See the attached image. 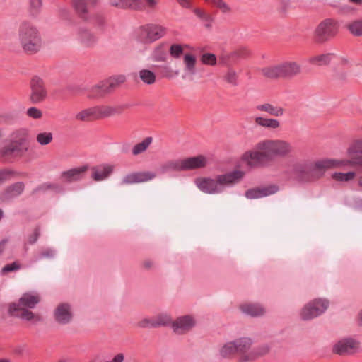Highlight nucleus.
<instances>
[{
	"mask_svg": "<svg viewBox=\"0 0 362 362\" xmlns=\"http://www.w3.org/2000/svg\"><path fill=\"white\" fill-rule=\"evenodd\" d=\"M170 55L175 59H178L183 54V48L181 45L173 44L169 48Z\"/></svg>",
	"mask_w": 362,
	"mask_h": 362,
	"instance_id": "nucleus-51",
	"label": "nucleus"
},
{
	"mask_svg": "<svg viewBox=\"0 0 362 362\" xmlns=\"http://www.w3.org/2000/svg\"><path fill=\"white\" fill-rule=\"evenodd\" d=\"M237 353L235 341L226 343L220 350V354L223 358H228Z\"/></svg>",
	"mask_w": 362,
	"mask_h": 362,
	"instance_id": "nucleus-41",
	"label": "nucleus"
},
{
	"mask_svg": "<svg viewBox=\"0 0 362 362\" xmlns=\"http://www.w3.org/2000/svg\"><path fill=\"white\" fill-rule=\"evenodd\" d=\"M136 176L135 172H132L124 175L120 181L121 185H129L136 184Z\"/></svg>",
	"mask_w": 362,
	"mask_h": 362,
	"instance_id": "nucleus-52",
	"label": "nucleus"
},
{
	"mask_svg": "<svg viewBox=\"0 0 362 362\" xmlns=\"http://www.w3.org/2000/svg\"><path fill=\"white\" fill-rule=\"evenodd\" d=\"M55 321L59 325H67L73 319L71 307L69 303H62L59 304L54 311Z\"/></svg>",
	"mask_w": 362,
	"mask_h": 362,
	"instance_id": "nucleus-16",
	"label": "nucleus"
},
{
	"mask_svg": "<svg viewBox=\"0 0 362 362\" xmlns=\"http://www.w3.org/2000/svg\"><path fill=\"white\" fill-rule=\"evenodd\" d=\"M130 105L129 104H122L115 106L110 105H98L96 106V110L98 113V119H101L110 117H112L116 115H121L124 110L129 108Z\"/></svg>",
	"mask_w": 362,
	"mask_h": 362,
	"instance_id": "nucleus-19",
	"label": "nucleus"
},
{
	"mask_svg": "<svg viewBox=\"0 0 362 362\" xmlns=\"http://www.w3.org/2000/svg\"><path fill=\"white\" fill-rule=\"evenodd\" d=\"M26 115L30 118L38 119L42 117V112L37 107H31L27 110Z\"/></svg>",
	"mask_w": 362,
	"mask_h": 362,
	"instance_id": "nucleus-56",
	"label": "nucleus"
},
{
	"mask_svg": "<svg viewBox=\"0 0 362 362\" xmlns=\"http://www.w3.org/2000/svg\"><path fill=\"white\" fill-rule=\"evenodd\" d=\"M270 351V347L268 344H262L257 347L254 348L247 355L240 357L241 362H247L255 360L260 356H264Z\"/></svg>",
	"mask_w": 362,
	"mask_h": 362,
	"instance_id": "nucleus-27",
	"label": "nucleus"
},
{
	"mask_svg": "<svg viewBox=\"0 0 362 362\" xmlns=\"http://www.w3.org/2000/svg\"><path fill=\"white\" fill-rule=\"evenodd\" d=\"M261 73L264 77L269 79L281 78L279 64L264 67L261 69Z\"/></svg>",
	"mask_w": 362,
	"mask_h": 362,
	"instance_id": "nucleus-33",
	"label": "nucleus"
},
{
	"mask_svg": "<svg viewBox=\"0 0 362 362\" xmlns=\"http://www.w3.org/2000/svg\"><path fill=\"white\" fill-rule=\"evenodd\" d=\"M55 252L51 248H47L41 251L37 257V259H42L44 258L51 259L54 256Z\"/></svg>",
	"mask_w": 362,
	"mask_h": 362,
	"instance_id": "nucleus-61",
	"label": "nucleus"
},
{
	"mask_svg": "<svg viewBox=\"0 0 362 362\" xmlns=\"http://www.w3.org/2000/svg\"><path fill=\"white\" fill-rule=\"evenodd\" d=\"M258 150H265L269 153L272 160L276 157H285L293 150L290 143L284 140H265L257 144Z\"/></svg>",
	"mask_w": 362,
	"mask_h": 362,
	"instance_id": "nucleus-5",
	"label": "nucleus"
},
{
	"mask_svg": "<svg viewBox=\"0 0 362 362\" xmlns=\"http://www.w3.org/2000/svg\"><path fill=\"white\" fill-rule=\"evenodd\" d=\"M77 40L84 47H93L98 42V37L90 30L86 28H80L77 31Z\"/></svg>",
	"mask_w": 362,
	"mask_h": 362,
	"instance_id": "nucleus-22",
	"label": "nucleus"
},
{
	"mask_svg": "<svg viewBox=\"0 0 362 362\" xmlns=\"http://www.w3.org/2000/svg\"><path fill=\"white\" fill-rule=\"evenodd\" d=\"M349 153L362 155V140H356L353 142L348 149Z\"/></svg>",
	"mask_w": 362,
	"mask_h": 362,
	"instance_id": "nucleus-55",
	"label": "nucleus"
},
{
	"mask_svg": "<svg viewBox=\"0 0 362 362\" xmlns=\"http://www.w3.org/2000/svg\"><path fill=\"white\" fill-rule=\"evenodd\" d=\"M29 130L27 128H19L13 131L10 139L0 146V158L5 162L25 159L30 162Z\"/></svg>",
	"mask_w": 362,
	"mask_h": 362,
	"instance_id": "nucleus-1",
	"label": "nucleus"
},
{
	"mask_svg": "<svg viewBox=\"0 0 362 362\" xmlns=\"http://www.w3.org/2000/svg\"><path fill=\"white\" fill-rule=\"evenodd\" d=\"M259 111L267 112L269 115L281 117L284 114V109L280 106H274L270 103H264L256 106Z\"/></svg>",
	"mask_w": 362,
	"mask_h": 362,
	"instance_id": "nucleus-30",
	"label": "nucleus"
},
{
	"mask_svg": "<svg viewBox=\"0 0 362 362\" xmlns=\"http://www.w3.org/2000/svg\"><path fill=\"white\" fill-rule=\"evenodd\" d=\"M21 268V266L19 262H13L11 264H8L5 265L1 269V273L4 274H6L8 272H16V271L19 270Z\"/></svg>",
	"mask_w": 362,
	"mask_h": 362,
	"instance_id": "nucleus-57",
	"label": "nucleus"
},
{
	"mask_svg": "<svg viewBox=\"0 0 362 362\" xmlns=\"http://www.w3.org/2000/svg\"><path fill=\"white\" fill-rule=\"evenodd\" d=\"M183 171L199 169L207 165V158L203 155L182 159Z\"/></svg>",
	"mask_w": 362,
	"mask_h": 362,
	"instance_id": "nucleus-25",
	"label": "nucleus"
},
{
	"mask_svg": "<svg viewBox=\"0 0 362 362\" xmlns=\"http://www.w3.org/2000/svg\"><path fill=\"white\" fill-rule=\"evenodd\" d=\"M201 61L204 64L214 66L216 64L217 59L216 55L214 54L205 53L202 54Z\"/></svg>",
	"mask_w": 362,
	"mask_h": 362,
	"instance_id": "nucleus-54",
	"label": "nucleus"
},
{
	"mask_svg": "<svg viewBox=\"0 0 362 362\" xmlns=\"http://www.w3.org/2000/svg\"><path fill=\"white\" fill-rule=\"evenodd\" d=\"M332 178L337 181L340 182H348L353 180L355 177L354 172H348L346 173H334L332 175Z\"/></svg>",
	"mask_w": 362,
	"mask_h": 362,
	"instance_id": "nucleus-47",
	"label": "nucleus"
},
{
	"mask_svg": "<svg viewBox=\"0 0 362 362\" xmlns=\"http://www.w3.org/2000/svg\"><path fill=\"white\" fill-rule=\"evenodd\" d=\"M76 119L82 122L98 119L96 106L81 110L76 115Z\"/></svg>",
	"mask_w": 362,
	"mask_h": 362,
	"instance_id": "nucleus-31",
	"label": "nucleus"
},
{
	"mask_svg": "<svg viewBox=\"0 0 362 362\" xmlns=\"http://www.w3.org/2000/svg\"><path fill=\"white\" fill-rule=\"evenodd\" d=\"M153 59L156 62H165L167 59V53L164 49V45L158 46L153 52Z\"/></svg>",
	"mask_w": 362,
	"mask_h": 362,
	"instance_id": "nucleus-44",
	"label": "nucleus"
},
{
	"mask_svg": "<svg viewBox=\"0 0 362 362\" xmlns=\"http://www.w3.org/2000/svg\"><path fill=\"white\" fill-rule=\"evenodd\" d=\"M165 34V27L157 24H147L140 28L139 39L144 43H151L160 39Z\"/></svg>",
	"mask_w": 362,
	"mask_h": 362,
	"instance_id": "nucleus-8",
	"label": "nucleus"
},
{
	"mask_svg": "<svg viewBox=\"0 0 362 362\" xmlns=\"http://www.w3.org/2000/svg\"><path fill=\"white\" fill-rule=\"evenodd\" d=\"M114 166L104 164L91 168V178L95 181H101L107 178L113 172Z\"/></svg>",
	"mask_w": 362,
	"mask_h": 362,
	"instance_id": "nucleus-26",
	"label": "nucleus"
},
{
	"mask_svg": "<svg viewBox=\"0 0 362 362\" xmlns=\"http://www.w3.org/2000/svg\"><path fill=\"white\" fill-rule=\"evenodd\" d=\"M126 78L123 75L110 77L108 79L101 81L93 86L88 95L89 98L102 97L106 93L111 92L120 84L123 83Z\"/></svg>",
	"mask_w": 362,
	"mask_h": 362,
	"instance_id": "nucleus-7",
	"label": "nucleus"
},
{
	"mask_svg": "<svg viewBox=\"0 0 362 362\" xmlns=\"http://www.w3.org/2000/svg\"><path fill=\"white\" fill-rule=\"evenodd\" d=\"M339 25L336 21L327 18L319 23L314 31V40L317 43H324L333 38L338 33Z\"/></svg>",
	"mask_w": 362,
	"mask_h": 362,
	"instance_id": "nucleus-6",
	"label": "nucleus"
},
{
	"mask_svg": "<svg viewBox=\"0 0 362 362\" xmlns=\"http://www.w3.org/2000/svg\"><path fill=\"white\" fill-rule=\"evenodd\" d=\"M237 353L244 354L247 353L250 349L252 341L250 338L242 337L235 340Z\"/></svg>",
	"mask_w": 362,
	"mask_h": 362,
	"instance_id": "nucleus-35",
	"label": "nucleus"
},
{
	"mask_svg": "<svg viewBox=\"0 0 362 362\" xmlns=\"http://www.w3.org/2000/svg\"><path fill=\"white\" fill-rule=\"evenodd\" d=\"M25 185L23 182H17L7 186L0 192V200L3 202H8L20 196L24 191Z\"/></svg>",
	"mask_w": 362,
	"mask_h": 362,
	"instance_id": "nucleus-20",
	"label": "nucleus"
},
{
	"mask_svg": "<svg viewBox=\"0 0 362 362\" xmlns=\"http://www.w3.org/2000/svg\"><path fill=\"white\" fill-rule=\"evenodd\" d=\"M135 173L137 183L148 182L156 176V174L152 171H136Z\"/></svg>",
	"mask_w": 362,
	"mask_h": 362,
	"instance_id": "nucleus-43",
	"label": "nucleus"
},
{
	"mask_svg": "<svg viewBox=\"0 0 362 362\" xmlns=\"http://www.w3.org/2000/svg\"><path fill=\"white\" fill-rule=\"evenodd\" d=\"M359 343L352 338H345L337 341L333 346L334 354L344 356L351 355L358 351Z\"/></svg>",
	"mask_w": 362,
	"mask_h": 362,
	"instance_id": "nucleus-14",
	"label": "nucleus"
},
{
	"mask_svg": "<svg viewBox=\"0 0 362 362\" xmlns=\"http://www.w3.org/2000/svg\"><path fill=\"white\" fill-rule=\"evenodd\" d=\"M18 173L11 168H4L0 169V185L10 181Z\"/></svg>",
	"mask_w": 362,
	"mask_h": 362,
	"instance_id": "nucleus-42",
	"label": "nucleus"
},
{
	"mask_svg": "<svg viewBox=\"0 0 362 362\" xmlns=\"http://www.w3.org/2000/svg\"><path fill=\"white\" fill-rule=\"evenodd\" d=\"M112 6L121 8H131L141 11L144 5L141 0H110Z\"/></svg>",
	"mask_w": 362,
	"mask_h": 362,
	"instance_id": "nucleus-28",
	"label": "nucleus"
},
{
	"mask_svg": "<svg viewBox=\"0 0 362 362\" xmlns=\"http://www.w3.org/2000/svg\"><path fill=\"white\" fill-rule=\"evenodd\" d=\"M278 191V187L270 185L264 187H255L249 189L245 192V197L247 199H259L276 193Z\"/></svg>",
	"mask_w": 362,
	"mask_h": 362,
	"instance_id": "nucleus-24",
	"label": "nucleus"
},
{
	"mask_svg": "<svg viewBox=\"0 0 362 362\" xmlns=\"http://www.w3.org/2000/svg\"><path fill=\"white\" fill-rule=\"evenodd\" d=\"M95 23L100 28L103 30L106 25V20L102 15H96L95 16Z\"/></svg>",
	"mask_w": 362,
	"mask_h": 362,
	"instance_id": "nucleus-63",
	"label": "nucleus"
},
{
	"mask_svg": "<svg viewBox=\"0 0 362 362\" xmlns=\"http://www.w3.org/2000/svg\"><path fill=\"white\" fill-rule=\"evenodd\" d=\"M243 313L252 317H259L264 314V308L257 303H245L240 306Z\"/></svg>",
	"mask_w": 362,
	"mask_h": 362,
	"instance_id": "nucleus-29",
	"label": "nucleus"
},
{
	"mask_svg": "<svg viewBox=\"0 0 362 362\" xmlns=\"http://www.w3.org/2000/svg\"><path fill=\"white\" fill-rule=\"evenodd\" d=\"M348 29L355 36L362 35V20L356 21L349 24Z\"/></svg>",
	"mask_w": 362,
	"mask_h": 362,
	"instance_id": "nucleus-48",
	"label": "nucleus"
},
{
	"mask_svg": "<svg viewBox=\"0 0 362 362\" xmlns=\"http://www.w3.org/2000/svg\"><path fill=\"white\" fill-rule=\"evenodd\" d=\"M243 159L247 160L250 165L253 166H266L272 161L269 153L265 150L246 152L243 155Z\"/></svg>",
	"mask_w": 362,
	"mask_h": 362,
	"instance_id": "nucleus-15",
	"label": "nucleus"
},
{
	"mask_svg": "<svg viewBox=\"0 0 362 362\" xmlns=\"http://www.w3.org/2000/svg\"><path fill=\"white\" fill-rule=\"evenodd\" d=\"M160 170L162 173L173 171H183L182 159L168 160L161 165Z\"/></svg>",
	"mask_w": 362,
	"mask_h": 362,
	"instance_id": "nucleus-32",
	"label": "nucleus"
},
{
	"mask_svg": "<svg viewBox=\"0 0 362 362\" xmlns=\"http://www.w3.org/2000/svg\"><path fill=\"white\" fill-rule=\"evenodd\" d=\"M40 301V297L37 293L30 292L25 293L19 298L18 303H12L9 305V315H14V313L18 312L21 308L32 309L34 308Z\"/></svg>",
	"mask_w": 362,
	"mask_h": 362,
	"instance_id": "nucleus-13",
	"label": "nucleus"
},
{
	"mask_svg": "<svg viewBox=\"0 0 362 362\" xmlns=\"http://www.w3.org/2000/svg\"><path fill=\"white\" fill-rule=\"evenodd\" d=\"M154 323L153 320H150L148 318H144L142 320L139 321L137 323V326L141 328H146L148 327H152V324Z\"/></svg>",
	"mask_w": 362,
	"mask_h": 362,
	"instance_id": "nucleus-64",
	"label": "nucleus"
},
{
	"mask_svg": "<svg viewBox=\"0 0 362 362\" xmlns=\"http://www.w3.org/2000/svg\"><path fill=\"white\" fill-rule=\"evenodd\" d=\"M30 94L29 100L32 104L41 103L47 97V90L44 81L37 76H33L30 82Z\"/></svg>",
	"mask_w": 362,
	"mask_h": 362,
	"instance_id": "nucleus-12",
	"label": "nucleus"
},
{
	"mask_svg": "<svg viewBox=\"0 0 362 362\" xmlns=\"http://www.w3.org/2000/svg\"><path fill=\"white\" fill-rule=\"evenodd\" d=\"M98 0H72L73 6L78 16L85 20L88 19L90 10L98 3Z\"/></svg>",
	"mask_w": 362,
	"mask_h": 362,
	"instance_id": "nucleus-23",
	"label": "nucleus"
},
{
	"mask_svg": "<svg viewBox=\"0 0 362 362\" xmlns=\"http://www.w3.org/2000/svg\"><path fill=\"white\" fill-rule=\"evenodd\" d=\"M159 0H141L144 5L141 11H153L156 9Z\"/></svg>",
	"mask_w": 362,
	"mask_h": 362,
	"instance_id": "nucleus-53",
	"label": "nucleus"
},
{
	"mask_svg": "<svg viewBox=\"0 0 362 362\" xmlns=\"http://www.w3.org/2000/svg\"><path fill=\"white\" fill-rule=\"evenodd\" d=\"M153 321L154 323L152 324V327H158L170 324L171 318L169 315L163 314L158 315Z\"/></svg>",
	"mask_w": 362,
	"mask_h": 362,
	"instance_id": "nucleus-49",
	"label": "nucleus"
},
{
	"mask_svg": "<svg viewBox=\"0 0 362 362\" xmlns=\"http://www.w3.org/2000/svg\"><path fill=\"white\" fill-rule=\"evenodd\" d=\"M244 176L241 170H233L223 175H218L215 178L199 177L195 180L197 187L206 194H218L223 191L227 186L238 183Z\"/></svg>",
	"mask_w": 362,
	"mask_h": 362,
	"instance_id": "nucleus-3",
	"label": "nucleus"
},
{
	"mask_svg": "<svg viewBox=\"0 0 362 362\" xmlns=\"http://www.w3.org/2000/svg\"><path fill=\"white\" fill-rule=\"evenodd\" d=\"M185 64V71L189 75H194L196 73L197 59L195 56L191 54H186L183 58Z\"/></svg>",
	"mask_w": 362,
	"mask_h": 362,
	"instance_id": "nucleus-34",
	"label": "nucleus"
},
{
	"mask_svg": "<svg viewBox=\"0 0 362 362\" xmlns=\"http://www.w3.org/2000/svg\"><path fill=\"white\" fill-rule=\"evenodd\" d=\"M11 315L21 317L28 321H30L33 319H36L37 321L40 320V317L39 316H35V314L32 311H30L28 308H21L18 312H16L14 313V315Z\"/></svg>",
	"mask_w": 362,
	"mask_h": 362,
	"instance_id": "nucleus-40",
	"label": "nucleus"
},
{
	"mask_svg": "<svg viewBox=\"0 0 362 362\" xmlns=\"http://www.w3.org/2000/svg\"><path fill=\"white\" fill-rule=\"evenodd\" d=\"M140 79L147 85L153 84L156 82V74L148 69H141L139 71Z\"/></svg>",
	"mask_w": 362,
	"mask_h": 362,
	"instance_id": "nucleus-39",
	"label": "nucleus"
},
{
	"mask_svg": "<svg viewBox=\"0 0 362 362\" xmlns=\"http://www.w3.org/2000/svg\"><path fill=\"white\" fill-rule=\"evenodd\" d=\"M195 325L194 319L190 315H184L177 317L172 323V328L177 334H183L190 329H192Z\"/></svg>",
	"mask_w": 362,
	"mask_h": 362,
	"instance_id": "nucleus-17",
	"label": "nucleus"
},
{
	"mask_svg": "<svg viewBox=\"0 0 362 362\" xmlns=\"http://www.w3.org/2000/svg\"><path fill=\"white\" fill-rule=\"evenodd\" d=\"M206 1L212 4L214 6L218 8L222 12L226 13L230 11L228 5L223 1V0H205Z\"/></svg>",
	"mask_w": 362,
	"mask_h": 362,
	"instance_id": "nucleus-58",
	"label": "nucleus"
},
{
	"mask_svg": "<svg viewBox=\"0 0 362 362\" xmlns=\"http://www.w3.org/2000/svg\"><path fill=\"white\" fill-rule=\"evenodd\" d=\"M88 170V165H83L78 168H71L66 171H63L61 174V179L63 182L71 183L82 180L85 173Z\"/></svg>",
	"mask_w": 362,
	"mask_h": 362,
	"instance_id": "nucleus-21",
	"label": "nucleus"
},
{
	"mask_svg": "<svg viewBox=\"0 0 362 362\" xmlns=\"http://www.w3.org/2000/svg\"><path fill=\"white\" fill-rule=\"evenodd\" d=\"M40 235V228L39 226H36L34 228L33 233L31 235H28V243L30 245L35 244L37 241Z\"/></svg>",
	"mask_w": 362,
	"mask_h": 362,
	"instance_id": "nucleus-59",
	"label": "nucleus"
},
{
	"mask_svg": "<svg viewBox=\"0 0 362 362\" xmlns=\"http://www.w3.org/2000/svg\"><path fill=\"white\" fill-rule=\"evenodd\" d=\"M42 6L41 0H30V11L33 15L37 14Z\"/></svg>",
	"mask_w": 362,
	"mask_h": 362,
	"instance_id": "nucleus-60",
	"label": "nucleus"
},
{
	"mask_svg": "<svg viewBox=\"0 0 362 362\" xmlns=\"http://www.w3.org/2000/svg\"><path fill=\"white\" fill-rule=\"evenodd\" d=\"M162 76L165 78H171L178 74V71H173L170 67L164 66L162 67Z\"/></svg>",
	"mask_w": 362,
	"mask_h": 362,
	"instance_id": "nucleus-62",
	"label": "nucleus"
},
{
	"mask_svg": "<svg viewBox=\"0 0 362 362\" xmlns=\"http://www.w3.org/2000/svg\"><path fill=\"white\" fill-rule=\"evenodd\" d=\"M238 78L237 73L233 69H229L224 76V80L233 86L238 85Z\"/></svg>",
	"mask_w": 362,
	"mask_h": 362,
	"instance_id": "nucleus-50",
	"label": "nucleus"
},
{
	"mask_svg": "<svg viewBox=\"0 0 362 362\" xmlns=\"http://www.w3.org/2000/svg\"><path fill=\"white\" fill-rule=\"evenodd\" d=\"M332 54L330 53L323 54L312 57L309 59V63L317 66L328 65L331 62Z\"/></svg>",
	"mask_w": 362,
	"mask_h": 362,
	"instance_id": "nucleus-37",
	"label": "nucleus"
},
{
	"mask_svg": "<svg viewBox=\"0 0 362 362\" xmlns=\"http://www.w3.org/2000/svg\"><path fill=\"white\" fill-rule=\"evenodd\" d=\"M329 302L325 299H315L306 304L300 312L303 320H309L323 313L328 308Z\"/></svg>",
	"mask_w": 362,
	"mask_h": 362,
	"instance_id": "nucleus-10",
	"label": "nucleus"
},
{
	"mask_svg": "<svg viewBox=\"0 0 362 362\" xmlns=\"http://www.w3.org/2000/svg\"><path fill=\"white\" fill-rule=\"evenodd\" d=\"M329 302L325 299H315L306 304L300 312L303 320H309L323 313L328 308Z\"/></svg>",
	"mask_w": 362,
	"mask_h": 362,
	"instance_id": "nucleus-11",
	"label": "nucleus"
},
{
	"mask_svg": "<svg viewBox=\"0 0 362 362\" xmlns=\"http://www.w3.org/2000/svg\"><path fill=\"white\" fill-rule=\"evenodd\" d=\"M350 163L351 161L348 160L324 159L317 161L306 160L294 164L292 173L298 181L312 182L322 177L326 170Z\"/></svg>",
	"mask_w": 362,
	"mask_h": 362,
	"instance_id": "nucleus-2",
	"label": "nucleus"
},
{
	"mask_svg": "<svg viewBox=\"0 0 362 362\" xmlns=\"http://www.w3.org/2000/svg\"><path fill=\"white\" fill-rule=\"evenodd\" d=\"M18 40L23 50L29 54L37 52L42 47V37L37 28L24 21L18 28Z\"/></svg>",
	"mask_w": 362,
	"mask_h": 362,
	"instance_id": "nucleus-4",
	"label": "nucleus"
},
{
	"mask_svg": "<svg viewBox=\"0 0 362 362\" xmlns=\"http://www.w3.org/2000/svg\"><path fill=\"white\" fill-rule=\"evenodd\" d=\"M152 137L148 136L145 138L141 142L134 145L132 150V155L137 156L146 151L152 143Z\"/></svg>",
	"mask_w": 362,
	"mask_h": 362,
	"instance_id": "nucleus-38",
	"label": "nucleus"
},
{
	"mask_svg": "<svg viewBox=\"0 0 362 362\" xmlns=\"http://www.w3.org/2000/svg\"><path fill=\"white\" fill-rule=\"evenodd\" d=\"M255 121L257 125L265 128L277 129L280 127L279 121L273 118L257 117Z\"/></svg>",
	"mask_w": 362,
	"mask_h": 362,
	"instance_id": "nucleus-36",
	"label": "nucleus"
},
{
	"mask_svg": "<svg viewBox=\"0 0 362 362\" xmlns=\"http://www.w3.org/2000/svg\"><path fill=\"white\" fill-rule=\"evenodd\" d=\"M194 13L202 21L206 23L205 26L206 28L211 27V23L213 21V18L209 14L205 13L204 11L201 10L200 8H195L194 10Z\"/></svg>",
	"mask_w": 362,
	"mask_h": 362,
	"instance_id": "nucleus-46",
	"label": "nucleus"
},
{
	"mask_svg": "<svg viewBox=\"0 0 362 362\" xmlns=\"http://www.w3.org/2000/svg\"><path fill=\"white\" fill-rule=\"evenodd\" d=\"M329 302L325 299H315L306 304L300 312L303 320H309L323 313L328 308Z\"/></svg>",
	"mask_w": 362,
	"mask_h": 362,
	"instance_id": "nucleus-9",
	"label": "nucleus"
},
{
	"mask_svg": "<svg viewBox=\"0 0 362 362\" xmlns=\"http://www.w3.org/2000/svg\"><path fill=\"white\" fill-rule=\"evenodd\" d=\"M281 78L291 79L302 72L301 66L294 61H285L279 64Z\"/></svg>",
	"mask_w": 362,
	"mask_h": 362,
	"instance_id": "nucleus-18",
	"label": "nucleus"
},
{
	"mask_svg": "<svg viewBox=\"0 0 362 362\" xmlns=\"http://www.w3.org/2000/svg\"><path fill=\"white\" fill-rule=\"evenodd\" d=\"M52 140L53 134L52 132H40L36 136L37 142L42 146L49 144Z\"/></svg>",
	"mask_w": 362,
	"mask_h": 362,
	"instance_id": "nucleus-45",
	"label": "nucleus"
}]
</instances>
